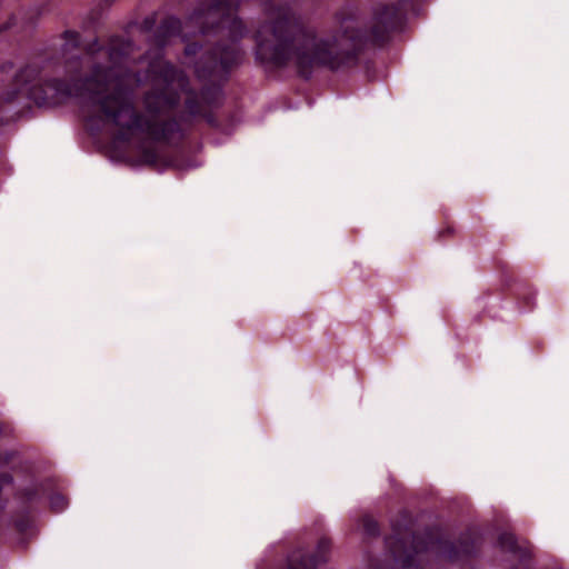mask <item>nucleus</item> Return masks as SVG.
Masks as SVG:
<instances>
[{
	"mask_svg": "<svg viewBox=\"0 0 569 569\" xmlns=\"http://www.w3.org/2000/svg\"><path fill=\"white\" fill-rule=\"evenodd\" d=\"M99 38H93L88 54L103 56L109 60L108 66L96 63L90 77L69 83L59 79H44L38 64H27L14 76L12 88L0 94V113L7 106H14L21 99L32 100L38 106L61 102L70 97H77L92 113L87 117L90 130H100V121H110L120 130L114 136L117 142H129L137 132L153 141L173 143L182 139V130L174 120H158V114L172 109L179 103V96L170 87L174 83L184 89L188 83L186 74L167 61L151 66L153 81L163 83L162 90H152L144 94L146 114L136 110L133 92L126 84L131 78L122 66L129 60V44L120 49L113 41L108 48L98 44Z\"/></svg>",
	"mask_w": 569,
	"mask_h": 569,
	"instance_id": "f257e3e1",
	"label": "nucleus"
},
{
	"mask_svg": "<svg viewBox=\"0 0 569 569\" xmlns=\"http://www.w3.org/2000/svg\"><path fill=\"white\" fill-rule=\"evenodd\" d=\"M385 38H258L256 60L266 69L293 64L309 79L315 67L340 71L359 64L363 47Z\"/></svg>",
	"mask_w": 569,
	"mask_h": 569,
	"instance_id": "f03ea898",
	"label": "nucleus"
},
{
	"mask_svg": "<svg viewBox=\"0 0 569 569\" xmlns=\"http://www.w3.org/2000/svg\"><path fill=\"white\" fill-rule=\"evenodd\" d=\"M386 543L395 562L402 569H423L422 563L429 562L430 558L461 560L477 550V542L469 541V537L451 542L436 537L431 531L416 535L407 528L402 531L397 527Z\"/></svg>",
	"mask_w": 569,
	"mask_h": 569,
	"instance_id": "7ed1b4c3",
	"label": "nucleus"
},
{
	"mask_svg": "<svg viewBox=\"0 0 569 569\" xmlns=\"http://www.w3.org/2000/svg\"><path fill=\"white\" fill-rule=\"evenodd\" d=\"M428 0H398L395 4H379L372 17L367 19L355 7H345L336 12L335 21L340 36H389L402 33L407 29L406 11L415 16L421 13V3Z\"/></svg>",
	"mask_w": 569,
	"mask_h": 569,
	"instance_id": "20e7f679",
	"label": "nucleus"
},
{
	"mask_svg": "<svg viewBox=\"0 0 569 569\" xmlns=\"http://www.w3.org/2000/svg\"><path fill=\"white\" fill-rule=\"evenodd\" d=\"M240 38H220L213 49L197 63L196 73L200 79H226L232 67L242 60Z\"/></svg>",
	"mask_w": 569,
	"mask_h": 569,
	"instance_id": "39448f33",
	"label": "nucleus"
},
{
	"mask_svg": "<svg viewBox=\"0 0 569 569\" xmlns=\"http://www.w3.org/2000/svg\"><path fill=\"white\" fill-rule=\"evenodd\" d=\"M331 542L328 538H321L317 546L315 555H303L300 550L295 551L289 557L288 569H316L318 565L327 561V555L330 550Z\"/></svg>",
	"mask_w": 569,
	"mask_h": 569,
	"instance_id": "423d86ee",
	"label": "nucleus"
},
{
	"mask_svg": "<svg viewBox=\"0 0 569 569\" xmlns=\"http://www.w3.org/2000/svg\"><path fill=\"white\" fill-rule=\"evenodd\" d=\"M153 36H193L192 29L187 28L184 21L176 16H167L158 27Z\"/></svg>",
	"mask_w": 569,
	"mask_h": 569,
	"instance_id": "0eeeda50",
	"label": "nucleus"
},
{
	"mask_svg": "<svg viewBox=\"0 0 569 569\" xmlns=\"http://www.w3.org/2000/svg\"><path fill=\"white\" fill-rule=\"evenodd\" d=\"M139 163L144 166H150L156 169L168 167L169 163L158 152V150L153 147H144L139 146Z\"/></svg>",
	"mask_w": 569,
	"mask_h": 569,
	"instance_id": "6e6552de",
	"label": "nucleus"
},
{
	"mask_svg": "<svg viewBox=\"0 0 569 569\" xmlns=\"http://www.w3.org/2000/svg\"><path fill=\"white\" fill-rule=\"evenodd\" d=\"M157 21V12H152L149 16L144 17V19L141 22L136 20L128 22L124 27V32L131 33L137 31L139 33H150L156 27Z\"/></svg>",
	"mask_w": 569,
	"mask_h": 569,
	"instance_id": "1a4fd4ad",
	"label": "nucleus"
},
{
	"mask_svg": "<svg viewBox=\"0 0 569 569\" xmlns=\"http://www.w3.org/2000/svg\"><path fill=\"white\" fill-rule=\"evenodd\" d=\"M187 112L191 117L202 116L211 126H217V121L211 113L202 112L201 103L198 101L196 93H191L184 102Z\"/></svg>",
	"mask_w": 569,
	"mask_h": 569,
	"instance_id": "9d476101",
	"label": "nucleus"
},
{
	"mask_svg": "<svg viewBox=\"0 0 569 569\" xmlns=\"http://www.w3.org/2000/svg\"><path fill=\"white\" fill-rule=\"evenodd\" d=\"M498 545L501 550L518 555L520 558H523L526 556V551L522 550L521 547L518 546L517 538L511 532H503L498 538Z\"/></svg>",
	"mask_w": 569,
	"mask_h": 569,
	"instance_id": "9b49d317",
	"label": "nucleus"
},
{
	"mask_svg": "<svg viewBox=\"0 0 569 569\" xmlns=\"http://www.w3.org/2000/svg\"><path fill=\"white\" fill-rule=\"evenodd\" d=\"M201 97V103L206 104L207 107L214 108L222 103V89L220 87H207L201 90L200 93Z\"/></svg>",
	"mask_w": 569,
	"mask_h": 569,
	"instance_id": "f8f14e48",
	"label": "nucleus"
},
{
	"mask_svg": "<svg viewBox=\"0 0 569 569\" xmlns=\"http://www.w3.org/2000/svg\"><path fill=\"white\" fill-rule=\"evenodd\" d=\"M44 491V487L42 483H31L21 490L20 496L27 502H32L40 498L41 493Z\"/></svg>",
	"mask_w": 569,
	"mask_h": 569,
	"instance_id": "ddd939ff",
	"label": "nucleus"
},
{
	"mask_svg": "<svg viewBox=\"0 0 569 569\" xmlns=\"http://www.w3.org/2000/svg\"><path fill=\"white\" fill-rule=\"evenodd\" d=\"M363 531L369 537H376L379 535L378 522L369 516L362 518Z\"/></svg>",
	"mask_w": 569,
	"mask_h": 569,
	"instance_id": "4468645a",
	"label": "nucleus"
},
{
	"mask_svg": "<svg viewBox=\"0 0 569 569\" xmlns=\"http://www.w3.org/2000/svg\"><path fill=\"white\" fill-rule=\"evenodd\" d=\"M68 506L67 499L60 493L50 496V507L54 512L63 511Z\"/></svg>",
	"mask_w": 569,
	"mask_h": 569,
	"instance_id": "2eb2a0df",
	"label": "nucleus"
},
{
	"mask_svg": "<svg viewBox=\"0 0 569 569\" xmlns=\"http://www.w3.org/2000/svg\"><path fill=\"white\" fill-rule=\"evenodd\" d=\"M116 0H99L96 8L92 10L93 14H100L103 10L109 9Z\"/></svg>",
	"mask_w": 569,
	"mask_h": 569,
	"instance_id": "dca6fc26",
	"label": "nucleus"
},
{
	"mask_svg": "<svg viewBox=\"0 0 569 569\" xmlns=\"http://www.w3.org/2000/svg\"><path fill=\"white\" fill-rule=\"evenodd\" d=\"M14 24H16V17L12 14L4 22L0 23V34L9 31L12 28V26H14Z\"/></svg>",
	"mask_w": 569,
	"mask_h": 569,
	"instance_id": "f3484780",
	"label": "nucleus"
},
{
	"mask_svg": "<svg viewBox=\"0 0 569 569\" xmlns=\"http://www.w3.org/2000/svg\"><path fill=\"white\" fill-rule=\"evenodd\" d=\"M200 48H201V46L197 42L189 43V44H187L184 52L187 56H194L199 51Z\"/></svg>",
	"mask_w": 569,
	"mask_h": 569,
	"instance_id": "a211bd4d",
	"label": "nucleus"
},
{
	"mask_svg": "<svg viewBox=\"0 0 569 569\" xmlns=\"http://www.w3.org/2000/svg\"><path fill=\"white\" fill-rule=\"evenodd\" d=\"M12 68H13L12 62H4L1 66V71L2 72H9Z\"/></svg>",
	"mask_w": 569,
	"mask_h": 569,
	"instance_id": "6ab92c4d",
	"label": "nucleus"
},
{
	"mask_svg": "<svg viewBox=\"0 0 569 569\" xmlns=\"http://www.w3.org/2000/svg\"><path fill=\"white\" fill-rule=\"evenodd\" d=\"M60 36L69 37V36H80V34L78 31H74V30H64Z\"/></svg>",
	"mask_w": 569,
	"mask_h": 569,
	"instance_id": "aec40b11",
	"label": "nucleus"
},
{
	"mask_svg": "<svg viewBox=\"0 0 569 569\" xmlns=\"http://www.w3.org/2000/svg\"><path fill=\"white\" fill-rule=\"evenodd\" d=\"M16 527L18 528V530H20V531H24V530L27 529V527H28V526H27V523H26L24 521H18V522L16 523Z\"/></svg>",
	"mask_w": 569,
	"mask_h": 569,
	"instance_id": "412c9836",
	"label": "nucleus"
},
{
	"mask_svg": "<svg viewBox=\"0 0 569 569\" xmlns=\"http://www.w3.org/2000/svg\"><path fill=\"white\" fill-rule=\"evenodd\" d=\"M6 432V427L3 423H0V433Z\"/></svg>",
	"mask_w": 569,
	"mask_h": 569,
	"instance_id": "4be33fe9",
	"label": "nucleus"
},
{
	"mask_svg": "<svg viewBox=\"0 0 569 569\" xmlns=\"http://www.w3.org/2000/svg\"><path fill=\"white\" fill-rule=\"evenodd\" d=\"M136 81H137L138 83H140V82H141V78H140L138 74H136Z\"/></svg>",
	"mask_w": 569,
	"mask_h": 569,
	"instance_id": "5701e85b",
	"label": "nucleus"
},
{
	"mask_svg": "<svg viewBox=\"0 0 569 569\" xmlns=\"http://www.w3.org/2000/svg\"><path fill=\"white\" fill-rule=\"evenodd\" d=\"M98 22V19L92 18V23L96 24Z\"/></svg>",
	"mask_w": 569,
	"mask_h": 569,
	"instance_id": "b1692460",
	"label": "nucleus"
},
{
	"mask_svg": "<svg viewBox=\"0 0 569 569\" xmlns=\"http://www.w3.org/2000/svg\"><path fill=\"white\" fill-rule=\"evenodd\" d=\"M527 305H528V307H529V308L533 306V303H531V302H529V301H528V303H527Z\"/></svg>",
	"mask_w": 569,
	"mask_h": 569,
	"instance_id": "393cba45",
	"label": "nucleus"
}]
</instances>
